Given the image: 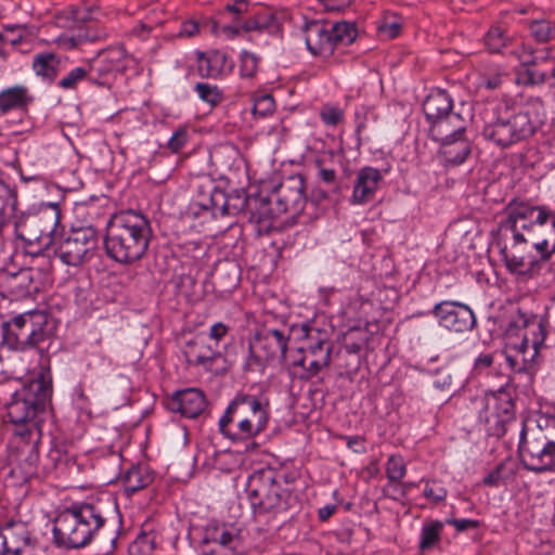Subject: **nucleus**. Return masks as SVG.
<instances>
[{"mask_svg": "<svg viewBox=\"0 0 555 555\" xmlns=\"http://www.w3.org/2000/svg\"><path fill=\"white\" fill-rule=\"evenodd\" d=\"M85 79H89L90 81L98 83L96 77L93 76V73L90 69L89 62L82 66L73 68L65 77L59 81L57 85L62 89L72 90L75 89L77 85Z\"/></svg>", "mask_w": 555, "mask_h": 555, "instance_id": "nucleus-31", "label": "nucleus"}, {"mask_svg": "<svg viewBox=\"0 0 555 555\" xmlns=\"http://www.w3.org/2000/svg\"><path fill=\"white\" fill-rule=\"evenodd\" d=\"M482 135L487 141L505 149L533 133L528 113L512 114L506 106L490 104L483 111Z\"/></svg>", "mask_w": 555, "mask_h": 555, "instance_id": "nucleus-5", "label": "nucleus"}, {"mask_svg": "<svg viewBox=\"0 0 555 555\" xmlns=\"http://www.w3.org/2000/svg\"><path fill=\"white\" fill-rule=\"evenodd\" d=\"M201 205L205 209H212L214 211L220 210L222 214L228 212V206L225 204V195L223 192L212 188L210 191V197L208 202H202Z\"/></svg>", "mask_w": 555, "mask_h": 555, "instance_id": "nucleus-42", "label": "nucleus"}, {"mask_svg": "<svg viewBox=\"0 0 555 555\" xmlns=\"http://www.w3.org/2000/svg\"><path fill=\"white\" fill-rule=\"evenodd\" d=\"M189 364L210 367L218 353L208 345L201 340H191L183 350Z\"/></svg>", "mask_w": 555, "mask_h": 555, "instance_id": "nucleus-26", "label": "nucleus"}, {"mask_svg": "<svg viewBox=\"0 0 555 555\" xmlns=\"http://www.w3.org/2000/svg\"><path fill=\"white\" fill-rule=\"evenodd\" d=\"M304 331L306 343L298 349L302 356L295 359L293 363L305 369L306 377L309 378L330 364L333 344L326 331L314 327H304Z\"/></svg>", "mask_w": 555, "mask_h": 555, "instance_id": "nucleus-10", "label": "nucleus"}, {"mask_svg": "<svg viewBox=\"0 0 555 555\" xmlns=\"http://www.w3.org/2000/svg\"><path fill=\"white\" fill-rule=\"evenodd\" d=\"M492 362L493 357L491 354H482L476 360L475 365L477 369L489 367Z\"/></svg>", "mask_w": 555, "mask_h": 555, "instance_id": "nucleus-63", "label": "nucleus"}, {"mask_svg": "<svg viewBox=\"0 0 555 555\" xmlns=\"http://www.w3.org/2000/svg\"><path fill=\"white\" fill-rule=\"evenodd\" d=\"M227 10L235 14H242L247 10V2L245 0H236L233 4H228Z\"/></svg>", "mask_w": 555, "mask_h": 555, "instance_id": "nucleus-61", "label": "nucleus"}, {"mask_svg": "<svg viewBox=\"0 0 555 555\" xmlns=\"http://www.w3.org/2000/svg\"><path fill=\"white\" fill-rule=\"evenodd\" d=\"M236 550L225 545L212 544V547L205 552L204 555H235Z\"/></svg>", "mask_w": 555, "mask_h": 555, "instance_id": "nucleus-55", "label": "nucleus"}, {"mask_svg": "<svg viewBox=\"0 0 555 555\" xmlns=\"http://www.w3.org/2000/svg\"><path fill=\"white\" fill-rule=\"evenodd\" d=\"M48 317L42 311H28L2 324V343L10 349L25 351L37 348L50 336Z\"/></svg>", "mask_w": 555, "mask_h": 555, "instance_id": "nucleus-8", "label": "nucleus"}, {"mask_svg": "<svg viewBox=\"0 0 555 555\" xmlns=\"http://www.w3.org/2000/svg\"><path fill=\"white\" fill-rule=\"evenodd\" d=\"M400 29L401 26L398 23L385 24L379 27V31L388 38L397 37L400 33Z\"/></svg>", "mask_w": 555, "mask_h": 555, "instance_id": "nucleus-56", "label": "nucleus"}, {"mask_svg": "<svg viewBox=\"0 0 555 555\" xmlns=\"http://www.w3.org/2000/svg\"><path fill=\"white\" fill-rule=\"evenodd\" d=\"M441 142L440 153L446 163L452 165L462 164L470 153V143L462 137L450 140H438Z\"/></svg>", "mask_w": 555, "mask_h": 555, "instance_id": "nucleus-27", "label": "nucleus"}, {"mask_svg": "<svg viewBox=\"0 0 555 555\" xmlns=\"http://www.w3.org/2000/svg\"><path fill=\"white\" fill-rule=\"evenodd\" d=\"M514 392L509 387L487 392L479 411V420L490 436H503L506 424L514 418Z\"/></svg>", "mask_w": 555, "mask_h": 555, "instance_id": "nucleus-9", "label": "nucleus"}, {"mask_svg": "<svg viewBox=\"0 0 555 555\" xmlns=\"http://www.w3.org/2000/svg\"><path fill=\"white\" fill-rule=\"evenodd\" d=\"M448 525H452L457 531H465L468 529H475L478 527V521L473 519H447Z\"/></svg>", "mask_w": 555, "mask_h": 555, "instance_id": "nucleus-52", "label": "nucleus"}, {"mask_svg": "<svg viewBox=\"0 0 555 555\" xmlns=\"http://www.w3.org/2000/svg\"><path fill=\"white\" fill-rule=\"evenodd\" d=\"M465 120L457 113H451L439 119L429 128L434 140H450L462 137L465 131Z\"/></svg>", "mask_w": 555, "mask_h": 555, "instance_id": "nucleus-23", "label": "nucleus"}, {"mask_svg": "<svg viewBox=\"0 0 555 555\" xmlns=\"http://www.w3.org/2000/svg\"><path fill=\"white\" fill-rule=\"evenodd\" d=\"M105 524L99 506L83 503L63 511L54 520L55 543L65 547L79 548L91 542Z\"/></svg>", "mask_w": 555, "mask_h": 555, "instance_id": "nucleus-4", "label": "nucleus"}, {"mask_svg": "<svg viewBox=\"0 0 555 555\" xmlns=\"http://www.w3.org/2000/svg\"><path fill=\"white\" fill-rule=\"evenodd\" d=\"M258 59L250 52H243L241 57V72L244 77H251L257 70Z\"/></svg>", "mask_w": 555, "mask_h": 555, "instance_id": "nucleus-45", "label": "nucleus"}, {"mask_svg": "<svg viewBox=\"0 0 555 555\" xmlns=\"http://www.w3.org/2000/svg\"><path fill=\"white\" fill-rule=\"evenodd\" d=\"M524 70L519 72L517 81L525 86L542 85L547 81V73L535 68L526 66Z\"/></svg>", "mask_w": 555, "mask_h": 555, "instance_id": "nucleus-38", "label": "nucleus"}, {"mask_svg": "<svg viewBox=\"0 0 555 555\" xmlns=\"http://www.w3.org/2000/svg\"><path fill=\"white\" fill-rule=\"evenodd\" d=\"M188 134L184 130H178L175 132V134L170 138L168 142V146L172 152H179L184 144L186 143Z\"/></svg>", "mask_w": 555, "mask_h": 555, "instance_id": "nucleus-51", "label": "nucleus"}, {"mask_svg": "<svg viewBox=\"0 0 555 555\" xmlns=\"http://www.w3.org/2000/svg\"><path fill=\"white\" fill-rule=\"evenodd\" d=\"M59 223V212H42L29 217L18 225L17 237L28 245L37 244L39 249L47 248L52 243V233Z\"/></svg>", "mask_w": 555, "mask_h": 555, "instance_id": "nucleus-13", "label": "nucleus"}, {"mask_svg": "<svg viewBox=\"0 0 555 555\" xmlns=\"http://www.w3.org/2000/svg\"><path fill=\"white\" fill-rule=\"evenodd\" d=\"M225 56L219 52L208 55L197 52V72L202 77H216L222 72Z\"/></svg>", "mask_w": 555, "mask_h": 555, "instance_id": "nucleus-29", "label": "nucleus"}, {"mask_svg": "<svg viewBox=\"0 0 555 555\" xmlns=\"http://www.w3.org/2000/svg\"><path fill=\"white\" fill-rule=\"evenodd\" d=\"M305 41L308 50L313 55L328 56L335 49L328 23L319 21L308 23L305 28Z\"/></svg>", "mask_w": 555, "mask_h": 555, "instance_id": "nucleus-20", "label": "nucleus"}, {"mask_svg": "<svg viewBox=\"0 0 555 555\" xmlns=\"http://www.w3.org/2000/svg\"><path fill=\"white\" fill-rule=\"evenodd\" d=\"M431 312L442 327L455 333L468 332L476 324L473 310L457 301H441L435 305Z\"/></svg>", "mask_w": 555, "mask_h": 555, "instance_id": "nucleus-14", "label": "nucleus"}, {"mask_svg": "<svg viewBox=\"0 0 555 555\" xmlns=\"http://www.w3.org/2000/svg\"><path fill=\"white\" fill-rule=\"evenodd\" d=\"M264 23L262 22V16H255L254 18H249L243 23L242 28L245 31L258 30L261 29Z\"/></svg>", "mask_w": 555, "mask_h": 555, "instance_id": "nucleus-58", "label": "nucleus"}, {"mask_svg": "<svg viewBox=\"0 0 555 555\" xmlns=\"http://www.w3.org/2000/svg\"><path fill=\"white\" fill-rule=\"evenodd\" d=\"M275 108V102L272 95L261 94L255 98L253 113L260 117L271 114Z\"/></svg>", "mask_w": 555, "mask_h": 555, "instance_id": "nucleus-41", "label": "nucleus"}, {"mask_svg": "<svg viewBox=\"0 0 555 555\" xmlns=\"http://www.w3.org/2000/svg\"><path fill=\"white\" fill-rule=\"evenodd\" d=\"M1 555H31L30 533L22 521L8 522L0 533Z\"/></svg>", "mask_w": 555, "mask_h": 555, "instance_id": "nucleus-15", "label": "nucleus"}, {"mask_svg": "<svg viewBox=\"0 0 555 555\" xmlns=\"http://www.w3.org/2000/svg\"><path fill=\"white\" fill-rule=\"evenodd\" d=\"M156 545V535L152 533V530H150V533L147 530L141 531V554H144V548L153 550Z\"/></svg>", "mask_w": 555, "mask_h": 555, "instance_id": "nucleus-53", "label": "nucleus"}, {"mask_svg": "<svg viewBox=\"0 0 555 555\" xmlns=\"http://www.w3.org/2000/svg\"><path fill=\"white\" fill-rule=\"evenodd\" d=\"M49 468L60 474H70L76 468V461L59 449L51 450L48 455Z\"/></svg>", "mask_w": 555, "mask_h": 555, "instance_id": "nucleus-33", "label": "nucleus"}, {"mask_svg": "<svg viewBox=\"0 0 555 555\" xmlns=\"http://www.w3.org/2000/svg\"><path fill=\"white\" fill-rule=\"evenodd\" d=\"M113 228L119 233H129L139 237V214L132 209L117 215L113 221Z\"/></svg>", "mask_w": 555, "mask_h": 555, "instance_id": "nucleus-32", "label": "nucleus"}, {"mask_svg": "<svg viewBox=\"0 0 555 555\" xmlns=\"http://www.w3.org/2000/svg\"><path fill=\"white\" fill-rule=\"evenodd\" d=\"M442 527L443 525L440 521H431L424 525L420 541V548L422 551L428 550L435 545L439 540Z\"/></svg>", "mask_w": 555, "mask_h": 555, "instance_id": "nucleus-34", "label": "nucleus"}, {"mask_svg": "<svg viewBox=\"0 0 555 555\" xmlns=\"http://www.w3.org/2000/svg\"><path fill=\"white\" fill-rule=\"evenodd\" d=\"M519 456L528 470L543 473L555 469V418L544 429L538 427L521 431Z\"/></svg>", "mask_w": 555, "mask_h": 555, "instance_id": "nucleus-7", "label": "nucleus"}, {"mask_svg": "<svg viewBox=\"0 0 555 555\" xmlns=\"http://www.w3.org/2000/svg\"><path fill=\"white\" fill-rule=\"evenodd\" d=\"M257 16H262V22L264 23V25L261 26V29L270 28L275 23V17L270 13H262L258 14Z\"/></svg>", "mask_w": 555, "mask_h": 555, "instance_id": "nucleus-64", "label": "nucleus"}, {"mask_svg": "<svg viewBox=\"0 0 555 555\" xmlns=\"http://www.w3.org/2000/svg\"><path fill=\"white\" fill-rule=\"evenodd\" d=\"M424 495H425V498H427L434 502H440L446 499L447 491L444 488H442L440 486L434 487L430 485H426V487L424 489Z\"/></svg>", "mask_w": 555, "mask_h": 555, "instance_id": "nucleus-50", "label": "nucleus"}, {"mask_svg": "<svg viewBox=\"0 0 555 555\" xmlns=\"http://www.w3.org/2000/svg\"><path fill=\"white\" fill-rule=\"evenodd\" d=\"M144 470V477L141 476V489L151 485L155 478V470L150 467V465L143 467V462L141 461V472Z\"/></svg>", "mask_w": 555, "mask_h": 555, "instance_id": "nucleus-57", "label": "nucleus"}, {"mask_svg": "<svg viewBox=\"0 0 555 555\" xmlns=\"http://www.w3.org/2000/svg\"><path fill=\"white\" fill-rule=\"evenodd\" d=\"M328 28L334 47L336 44H350L358 35L356 25L346 21L328 23Z\"/></svg>", "mask_w": 555, "mask_h": 555, "instance_id": "nucleus-30", "label": "nucleus"}, {"mask_svg": "<svg viewBox=\"0 0 555 555\" xmlns=\"http://www.w3.org/2000/svg\"><path fill=\"white\" fill-rule=\"evenodd\" d=\"M538 340H529L526 336L522 338L521 344L517 347L518 352L522 356V361H532L538 353Z\"/></svg>", "mask_w": 555, "mask_h": 555, "instance_id": "nucleus-44", "label": "nucleus"}, {"mask_svg": "<svg viewBox=\"0 0 555 555\" xmlns=\"http://www.w3.org/2000/svg\"><path fill=\"white\" fill-rule=\"evenodd\" d=\"M305 202L304 181L301 179H289L280 185L276 193V204L280 212L296 214L302 210Z\"/></svg>", "mask_w": 555, "mask_h": 555, "instance_id": "nucleus-21", "label": "nucleus"}, {"mask_svg": "<svg viewBox=\"0 0 555 555\" xmlns=\"http://www.w3.org/2000/svg\"><path fill=\"white\" fill-rule=\"evenodd\" d=\"M199 34V24L196 21L190 20L182 23L179 33L176 35L178 38H192Z\"/></svg>", "mask_w": 555, "mask_h": 555, "instance_id": "nucleus-48", "label": "nucleus"}, {"mask_svg": "<svg viewBox=\"0 0 555 555\" xmlns=\"http://www.w3.org/2000/svg\"><path fill=\"white\" fill-rule=\"evenodd\" d=\"M247 496L256 514L280 513L288 508L291 494L272 468L259 469L247 481Z\"/></svg>", "mask_w": 555, "mask_h": 555, "instance_id": "nucleus-6", "label": "nucleus"}, {"mask_svg": "<svg viewBox=\"0 0 555 555\" xmlns=\"http://www.w3.org/2000/svg\"><path fill=\"white\" fill-rule=\"evenodd\" d=\"M49 388L42 379L33 380L14 391L9 402L8 417L13 425V434L34 450L41 440V418L46 412Z\"/></svg>", "mask_w": 555, "mask_h": 555, "instance_id": "nucleus-2", "label": "nucleus"}, {"mask_svg": "<svg viewBox=\"0 0 555 555\" xmlns=\"http://www.w3.org/2000/svg\"><path fill=\"white\" fill-rule=\"evenodd\" d=\"M195 90L203 101L212 106L217 105L222 99L219 89L216 86H211L209 83L198 82L195 86Z\"/></svg>", "mask_w": 555, "mask_h": 555, "instance_id": "nucleus-40", "label": "nucleus"}, {"mask_svg": "<svg viewBox=\"0 0 555 555\" xmlns=\"http://www.w3.org/2000/svg\"><path fill=\"white\" fill-rule=\"evenodd\" d=\"M503 74L499 69H493L481 74V83L488 89L494 90L502 85Z\"/></svg>", "mask_w": 555, "mask_h": 555, "instance_id": "nucleus-46", "label": "nucleus"}, {"mask_svg": "<svg viewBox=\"0 0 555 555\" xmlns=\"http://www.w3.org/2000/svg\"><path fill=\"white\" fill-rule=\"evenodd\" d=\"M90 69L96 77L99 85H104L102 80L105 76L114 72L125 70L127 67L126 51L121 47L109 48L100 52L94 59L89 61Z\"/></svg>", "mask_w": 555, "mask_h": 555, "instance_id": "nucleus-16", "label": "nucleus"}, {"mask_svg": "<svg viewBox=\"0 0 555 555\" xmlns=\"http://www.w3.org/2000/svg\"><path fill=\"white\" fill-rule=\"evenodd\" d=\"M406 464L401 455H391L386 463V476L390 483L399 482L405 476Z\"/></svg>", "mask_w": 555, "mask_h": 555, "instance_id": "nucleus-35", "label": "nucleus"}, {"mask_svg": "<svg viewBox=\"0 0 555 555\" xmlns=\"http://www.w3.org/2000/svg\"><path fill=\"white\" fill-rule=\"evenodd\" d=\"M423 112L430 126L452 112V100L444 91L429 94L423 103Z\"/></svg>", "mask_w": 555, "mask_h": 555, "instance_id": "nucleus-25", "label": "nucleus"}, {"mask_svg": "<svg viewBox=\"0 0 555 555\" xmlns=\"http://www.w3.org/2000/svg\"><path fill=\"white\" fill-rule=\"evenodd\" d=\"M501 229L512 233L511 246L503 249L512 273L533 276L555 253V215L545 207L509 203Z\"/></svg>", "mask_w": 555, "mask_h": 555, "instance_id": "nucleus-1", "label": "nucleus"}, {"mask_svg": "<svg viewBox=\"0 0 555 555\" xmlns=\"http://www.w3.org/2000/svg\"><path fill=\"white\" fill-rule=\"evenodd\" d=\"M501 481V468L498 467L495 470L490 473L488 476L485 477L483 483L487 486H499Z\"/></svg>", "mask_w": 555, "mask_h": 555, "instance_id": "nucleus-59", "label": "nucleus"}, {"mask_svg": "<svg viewBox=\"0 0 555 555\" xmlns=\"http://www.w3.org/2000/svg\"><path fill=\"white\" fill-rule=\"evenodd\" d=\"M434 385L439 389H448L452 386V375L448 369H441L437 372Z\"/></svg>", "mask_w": 555, "mask_h": 555, "instance_id": "nucleus-49", "label": "nucleus"}, {"mask_svg": "<svg viewBox=\"0 0 555 555\" xmlns=\"http://www.w3.org/2000/svg\"><path fill=\"white\" fill-rule=\"evenodd\" d=\"M533 57L535 60H534V63H533L532 66H537V65H540V64H543V63H546V62H550L552 64V60H553L550 56L548 50L534 51V56Z\"/></svg>", "mask_w": 555, "mask_h": 555, "instance_id": "nucleus-60", "label": "nucleus"}, {"mask_svg": "<svg viewBox=\"0 0 555 555\" xmlns=\"http://www.w3.org/2000/svg\"><path fill=\"white\" fill-rule=\"evenodd\" d=\"M207 402L204 393L195 388L178 391L168 402V408L185 417L194 418L205 411Z\"/></svg>", "mask_w": 555, "mask_h": 555, "instance_id": "nucleus-19", "label": "nucleus"}, {"mask_svg": "<svg viewBox=\"0 0 555 555\" xmlns=\"http://www.w3.org/2000/svg\"><path fill=\"white\" fill-rule=\"evenodd\" d=\"M209 539L212 544L225 545L235 550H237L240 545L238 535L234 531L223 527L211 530Z\"/></svg>", "mask_w": 555, "mask_h": 555, "instance_id": "nucleus-36", "label": "nucleus"}, {"mask_svg": "<svg viewBox=\"0 0 555 555\" xmlns=\"http://www.w3.org/2000/svg\"><path fill=\"white\" fill-rule=\"evenodd\" d=\"M506 42L504 31L498 26L491 27L485 37V43L492 53L501 52Z\"/></svg>", "mask_w": 555, "mask_h": 555, "instance_id": "nucleus-37", "label": "nucleus"}, {"mask_svg": "<svg viewBox=\"0 0 555 555\" xmlns=\"http://www.w3.org/2000/svg\"><path fill=\"white\" fill-rule=\"evenodd\" d=\"M228 332H229V326L225 325L224 323L218 322V323H215L210 327L209 336L212 339L219 341L228 334Z\"/></svg>", "mask_w": 555, "mask_h": 555, "instance_id": "nucleus-54", "label": "nucleus"}, {"mask_svg": "<svg viewBox=\"0 0 555 555\" xmlns=\"http://www.w3.org/2000/svg\"><path fill=\"white\" fill-rule=\"evenodd\" d=\"M98 246V236L93 228H80L70 231L59 243L56 256L67 266H80L88 261Z\"/></svg>", "mask_w": 555, "mask_h": 555, "instance_id": "nucleus-11", "label": "nucleus"}, {"mask_svg": "<svg viewBox=\"0 0 555 555\" xmlns=\"http://www.w3.org/2000/svg\"><path fill=\"white\" fill-rule=\"evenodd\" d=\"M513 54L519 60L524 66H532L534 63V51L527 46H519L513 51Z\"/></svg>", "mask_w": 555, "mask_h": 555, "instance_id": "nucleus-47", "label": "nucleus"}, {"mask_svg": "<svg viewBox=\"0 0 555 555\" xmlns=\"http://www.w3.org/2000/svg\"><path fill=\"white\" fill-rule=\"evenodd\" d=\"M62 60L57 54L43 52L34 56L33 69L36 75L52 81L62 69Z\"/></svg>", "mask_w": 555, "mask_h": 555, "instance_id": "nucleus-28", "label": "nucleus"}, {"mask_svg": "<svg viewBox=\"0 0 555 555\" xmlns=\"http://www.w3.org/2000/svg\"><path fill=\"white\" fill-rule=\"evenodd\" d=\"M320 117L328 126L338 125L344 117V112L333 105H324L320 111Z\"/></svg>", "mask_w": 555, "mask_h": 555, "instance_id": "nucleus-43", "label": "nucleus"}, {"mask_svg": "<svg viewBox=\"0 0 555 555\" xmlns=\"http://www.w3.org/2000/svg\"><path fill=\"white\" fill-rule=\"evenodd\" d=\"M383 180L380 171L373 167H364L357 172L351 203L362 205L373 199Z\"/></svg>", "mask_w": 555, "mask_h": 555, "instance_id": "nucleus-18", "label": "nucleus"}, {"mask_svg": "<svg viewBox=\"0 0 555 555\" xmlns=\"http://www.w3.org/2000/svg\"><path fill=\"white\" fill-rule=\"evenodd\" d=\"M138 236L129 233L109 234L104 244L107 255L121 263H131L139 259Z\"/></svg>", "mask_w": 555, "mask_h": 555, "instance_id": "nucleus-17", "label": "nucleus"}, {"mask_svg": "<svg viewBox=\"0 0 555 555\" xmlns=\"http://www.w3.org/2000/svg\"><path fill=\"white\" fill-rule=\"evenodd\" d=\"M319 176L322 179V181H324L326 183H333L336 178L335 171L333 169H326V168L320 169Z\"/></svg>", "mask_w": 555, "mask_h": 555, "instance_id": "nucleus-62", "label": "nucleus"}, {"mask_svg": "<svg viewBox=\"0 0 555 555\" xmlns=\"http://www.w3.org/2000/svg\"><path fill=\"white\" fill-rule=\"evenodd\" d=\"M530 30L538 41L545 42L553 37L554 27L550 21L535 20L530 23Z\"/></svg>", "mask_w": 555, "mask_h": 555, "instance_id": "nucleus-39", "label": "nucleus"}, {"mask_svg": "<svg viewBox=\"0 0 555 555\" xmlns=\"http://www.w3.org/2000/svg\"><path fill=\"white\" fill-rule=\"evenodd\" d=\"M291 331L286 327L272 328L264 327L259 331L255 338V344L250 349L257 352L255 362L261 365V360H283L286 354Z\"/></svg>", "mask_w": 555, "mask_h": 555, "instance_id": "nucleus-12", "label": "nucleus"}, {"mask_svg": "<svg viewBox=\"0 0 555 555\" xmlns=\"http://www.w3.org/2000/svg\"><path fill=\"white\" fill-rule=\"evenodd\" d=\"M90 14L86 9H79L75 7L66 8L55 14V24L59 27L81 30L83 25H87L86 33H79L77 35L78 41L94 40L95 35L90 33Z\"/></svg>", "mask_w": 555, "mask_h": 555, "instance_id": "nucleus-22", "label": "nucleus"}, {"mask_svg": "<svg viewBox=\"0 0 555 555\" xmlns=\"http://www.w3.org/2000/svg\"><path fill=\"white\" fill-rule=\"evenodd\" d=\"M33 102V96L27 87L16 85L0 92V114L14 109H24Z\"/></svg>", "mask_w": 555, "mask_h": 555, "instance_id": "nucleus-24", "label": "nucleus"}, {"mask_svg": "<svg viewBox=\"0 0 555 555\" xmlns=\"http://www.w3.org/2000/svg\"><path fill=\"white\" fill-rule=\"evenodd\" d=\"M268 421L267 402L251 395L238 393L220 418L219 428L231 440H245L260 434Z\"/></svg>", "mask_w": 555, "mask_h": 555, "instance_id": "nucleus-3", "label": "nucleus"}]
</instances>
